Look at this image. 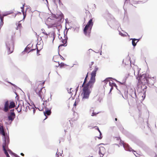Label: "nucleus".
Masks as SVG:
<instances>
[{"mask_svg":"<svg viewBox=\"0 0 157 157\" xmlns=\"http://www.w3.org/2000/svg\"><path fill=\"white\" fill-rule=\"evenodd\" d=\"M104 82H105V81H105V80H104Z\"/></svg>","mask_w":157,"mask_h":157,"instance_id":"obj_51","label":"nucleus"},{"mask_svg":"<svg viewBox=\"0 0 157 157\" xmlns=\"http://www.w3.org/2000/svg\"><path fill=\"white\" fill-rule=\"evenodd\" d=\"M24 5H23V6L21 7V11L23 13V16H24V17H23L24 19H25L26 17V13H27V10H30V9L29 8H27V9L26 10L25 12H24Z\"/></svg>","mask_w":157,"mask_h":157,"instance_id":"obj_17","label":"nucleus"},{"mask_svg":"<svg viewBox=\"0 0 157 157\" xmlns=\"http://www.w3.org/2000/svg\"><path fill=\"white\" fill-rule=\"evenodd\" d=\"M42 34H43V35L41 36V37L43 38V39L46 40L48 38V36H50L52 38V42L53 43V41L55 37V36L54 34H48L46 32H42Z\"/></svg>","mask_w":157,"mask_h":157,"instance_id":"obj_7","label":"nucleus"},{"mask_svg":"<svg viewBox=\"0 0 157 157\" xmlns=\"http://www.w3.org/2000/svg\"><path fill=\"white\" fill-rule=\"evenodd\" d=\"M60 41L62 42L63 44L60 45L58 47L59 48L61 47L62 46H67L66 43L67 42V39L65 38L64 37V39H63L62 37H61V38L59 39Z\"/></svg>","mask_w":157,"mask_h":157,"instance_id":"obj_14","label":"nucleus"},{"mask_svg":"<svg viewBox=\"0 0 157 157\" xmlns=\"http://www.w3.org/2000/svg\"><path fill=\"white\" fill-rule=\"evenodd\" d=\"M96 127V128H97V129L98 130V129H99V128H98V127Z\"/></svg>","mask_w":157,"mask_h":157,"instance_id":"obj_39","label":"nucleus"},{"mask_svg":"<svg viewBox=\"0 0 157 157\" xmlns=\"http://www.w3.org/2000/svg\"><path fill=\"white\" fill-rule=\"evenodd\" d=\"M93 25V19H91L87 22L83 29V32L85 35L90 36Z\"/></svg>","mask_w":157,"mask_h":157,"instance_id":"obj_3","label":"nucleus"},{"mask_svg":"<svg viewBox=\"0 0 157 157\" xmlns=\"http://www.w3.org/2000/svg\"><path fill=\"white\" fill-rule=\"evenodd\" d=\"M44 83V82L42 84H40L38 85H36L35 86L34 90L36 94L38 93L41 90H43L44 87H43L42 86H43Z\"/></svg>","mask_w":157,"mask_h":157,"instance_id":"obj_10","label":"nucleus"},{"mask_svg":"<svg viewBox=\"0 0 157 157\" xmlns=\"http://www.w3.org/2000/svg\"><path fill=\"white\" fill-rule=\"evenodd\" d=\"M117 118H115V120L117 121Z\"/></svg>","mask_w":157,"mask_h":157,"instance_id":"obj_44","label":"nucleus"},{"mask_svg":"<svg viewBox=\"0 0 157 157\" xmlns=\"http://www.w3.org/2000/svg\"><path fill=\"white\" fill-rule=\"evenodd\" d=\"M15 117V114L14 112V109L10 110V113L8 116V119L9 121H13Z\"/></svg>","mask_w":157,"mask_h":157,"instance_id":"obj_12","label":"nucleus"},{"mask_svg":"<svg viewBox=\"0 0 157 157\" xmlns=\"http://www.w3.org/2000/svg\"><path fill=\"white\" fill-rule=\"evenodd\" d=\"M113 88V87H111V88L110 90V91H111V90H112Z\"/></svg>","mask_w":157,"mask_h":157,"instance_id":"obj_45","label":"nucleus"},{"mask_svg":"<svg viewBox=\"0 0 157 157\" xmlns=\"http://www.w3.org/2000/svg\"><path fill=\"white\" fill-rule=\"evenodd\" d=\"M98 68L95 67L94 70L91 72V78L89 82L85 84L87 81V78L88 77V72L87 73L85 78L84 82L82 84L83 87L82 95V100L87 99L89 98L90 91V88H91L93 86V85L95 81V77L96 75V72L98 70Z\"/></svg>","mask_w":157,"mask_h":157,"instance_id":"obj_1","label":"nucleus"},{"mask_svg":"<svg viewBox=\"0 0 157 157\" xmlns=\"http://www.w3.org/2000/svg\"><path fill=\"white\" fill-rule=\"evenodd\" d=\"M99 152L101 156L102 157L106 153V150L105 147L103 146L99 145Z\"/></svg>","mask_w":157,"mask_h":157,"instance_id":"obj_9","label":"nucleus"},{"mask_svg":"<svg viewBox=\"0 0 157 157\" xmlns=\"http://www.w3.org/2000/svg\"><path fill=\"white\" fill-rule=\"evenodd\" d=\"M98 131L100 133V135H99V137H97L98 138V139H101L102 138V136H101V135H102L99 129H98Z\"/></svg>","mask_w":157,"mask_h":157,"instance_id":"obj_25","label":"nucleus"},{"mask_svg":"<svg viewBox=\"0 0 157 157\" xmlns=\"http://www.w3.org/2000/svg\"><path fill=\"white\" fill-rule=\"evenodd\" d=\"M16 157H19V156H17V155H16Z\"/></svg>","mask_w":157,"mask_h":157,"instance_id":"obj_46","label":"nucleus"},{"mask_svg":"<svg viewBox=\"0 0 157 157\" xmlns=\"http://www.w3.org/2000/svg\"><path fill=\"white\" fill-rule=\"evenodd\" d=\"M57 58V57L56 56H54L53 57V60H54V61L55 62H59V61H58L56 60V59Z\"/></svg>","mask_w":157,"mask_h":157,"instance_id":"obj_28","label":"nucleus"},{"mask_svg":"<svg viewBox=\"0 0 157 157\" xmlns=\"http://www.w3.org/2000/svg\"><path fill=\"white\" fill-rule=\"evenodd\" d=\"M39 51L38 50V49L37 48V54H38V52Z\"/></svg>","mask_w":157,"mask_h":157,"instance_id":"obj_38","label":"nucleus"},{"mask_svg":"<svg viewBox=\"0 0 157 157\" xmlns=\"http://www.w3.org/2000/svg\"><path fill=\"white\" fill-rule=\"evenodd\" d=\"M41 30H42V32H46L45 31V30H44V29H42Z\"/></svg>","mask_w":157,"mask_h":157,"instance_id":"obj_36","label":"nucleus"},{"mask_svg":"<svg viewBox=\"0 0 157 157\" xmlns=\"http://www.w3.org/2000/svg\"><path fill=\"white\" fill-rule=\"evenodd\" d=\"M21 155L23 156H24V154L22 153H21Z\"/></svg>","mask_w":157,"mask_h":157,"instance_id":"obj_37","label":"nucleus"},{"mask_svg":"<svg viewBox=\"0 0 157 157\" xmlns=\"http://www.w3.org/2000/svg\"><path fill=\"white\" fill-rule=\"evenodd\" d=\"M16 109L18 112H20L21 111V108L19 107V105H18L17 107L16 108Z\"/></svg>","mask_w":157,"mask_h":157,"instance_id":"obj_26","label":"nucleus"},{"mask_svg":"<svg viewBox=\"0 0 157 157\" xmlns=\"http://www.w3.org/2000/svg\"><path fill=\"white\" fill-rule=\"evenodd\" d=\"M2 147L4 151V153L6 155L7 157H10L6 151V149L8 148V145L6 144V140H4V142L3 144Z\"/></svg>","mask_w":157,"mask_h":157,"instance_id":"obj_13","label":"nucleus"},{"mask_svg":"<svg viewBox=\"0 0 157 157\" xmlns=\"http://www.w3.org/2000/svg\"><path fill=\"white\" fill-rule=\"evenodd\" d=\"M138 109H139V110H140V108H139V106H138Z\"/></svg>","mask_w":157,"mask_h":157,"instance_id":"obj_43","label":"nucleus"},{"mask_svg":"<svg viewBox=\"0 0 157 157\" xmlns=\"http://www.w3.org/2000/svg\"><path fill=\"white\" fill-rule=\"evenodd\" d=\"M79 101V100L78 99H76L75 100V101L74 104V105L75 107L78 104V102Z\"/></svg>","mask_w":157,"mask_h":157,"instance_id":"obj_24","label":"nucleus"},{"mask_svg":"<svg viewBox=\"0 0 157 157\" xmlns=\"http://www.w3.org/2000/svg\"><path fill=\"white\" fill-rule=\"evenodd\" d=\"M59 155H60V153H59Z\"/></svg>","mask_w":157,"mask_h":157,"instance_id":"obj_48","label":"nucleus"},{"mask_svg":"<svg viewBox=\"0 0 157 157\" xmlns=\"http://www.w3.org/2000/svg\"><path fill=\"white\" fill-rule=\"evenodd\" d=\"M0 27H1L3 25L4 22H3V20L4 19H3V17H0Z\"/></svg>","mask_w":157,"mask_h":157,"instance_id":"obj_21","label":"nucleus"},{"mask_svg":"<svg viewBox=\"0 0 157 157\" xmlns=\"http://www.w3.org/2000/svg\"><path fill=\"white\" fill-rule=\"evenodd\" d=\"M64 65H65V64L64 63H59V62H58V67L59 66L60 68H62V67H63Z\"/></svg>","mask_w":157,"mask_h":157,"instance_id":"obj_23","label":"nucleus"},{"mask_svg":"<svg viewBox=\"0 0 157 157\" xmlns=\"http://www.w3.org/2000/svg\"><path fill=\"white\" fill-rule=\"evenodd\" d=\"M96 127V128H97V129L98 130V129H99V128H98V127Z\"/></svg>","mask_w":157,"mask_h":157,"instance_id":"obj_40","label":"nucleus"},{"mask_svg":"<svg viewBox=\"0 0 157 157\" xmlns=\"http://www.w3.org/2000/svg\"><path fill=\"white\" fill-rule=\"evenodd\" d=\"M6 45L7 47V52L8 54L12 53L14 50V44L13 42L10 43L9 42L6 43Z\"/></svg>","mask_w":157,"mask_h":157,"instance_id":"obj_8","label":"nucleus"},{"mask_svg":"<svg viewBox=\"0 0 157 157\" xmlns=\"http://www.w3.org/2000/svg\"><path fill=\"white\" fill-rule=\"evenodd\" d=\"M59 13L57 14L56 15L52 14L51 16L48 18L46 21H50L52 20H56L58 19L61 20L63 18V15L61 12H60Z\"/></svg>","mask_w":157,"mask_h":157,"instance_id":"obj_5","label":"nucleus"},{"mask_svg":"<svg viewBox=\"0 0 157 157\" xmlns=\"http://www.w3.org/2000/svg\"><path fill=\"white\" fill-rule=\"evenodd\" d=\"M6 13L7 14V15H9V14L13 13L12 11H7V12H6Z\"/></svg>","mask_w":157,"mask_h":157,"instance_id":"obj_29","label":"nucleus"},{"mask_svg":"<svg viewBox=\"0 0 157 157\" xmlns=\"http://www.w3.org/2000/svg\"><path fill=\"white\" fill-rule=\"evenodd\" d=\"M0 133L4 136H5V133L4 130L2 126H0Z\"/></svg>","mask_w":157,"mask_h":157,"instance_id":"obj_20","label":"nucleus"},{"mask_svg":"<svg viewBox=\"0 0 157 157\" xmlns=\"http://www.w3.org/2000/svg\"><path fill=\"white\" fill-rule=\"evenodd\" d=\"M56 154H57V155H58V156H59V152H57V153H56Z\"/></svg>","mask_w":157,"mask_h":157,"instance_id":"obj_41","label":"nucleus"},{"mask_svg":"<svg viewBox=\"0 0 157 157\" xmlns=\"http://www.w3.org/2000/svg\"><path fill=\"white\" fill-rule=\"evenodd\" d=\"M72 90V88H71L70 89V93H72V94H73V90Z\"/></svg>","mask_w":157,"mask_h":157,"instance_id":"obj_34","label":"nucleus"},{"mask_svg":"<svg viewBox=\"0 0 157 157\" xmlns=\"http://www.w3.org/2000/svg\"><path fill=\"white\" fill-rule=\"evenodd\" d=\"M52 109V107H49L48 109H45V111L44 112V115L46 116L47 115H50L51 113V110Z\"/></svg>","mask_w":157,"mask_h":157,"instance_id":"obj_16","label":"nucleus"},{"mask_svg":"<svg viewBox=\"0 0 157 157\" xmlns=\"http://www.w3.org/2000/svg\"><path fill=\"white\" fill-rule=\"evenodd\" d=\"M43 101H44L43 105L45 106L44 107L45 109H48L49 108V107H51V106L50 105V103L49 102L48 99L47 100H46L45 99H44Z\"/></svg>","mask_w":157,"mask_h":157,"instance_id":"obj_15","label":"nucleus"},{"mask_svg":"<svg viewBox=\"0 0 157 157\" xmlns=\"http://www.w3.org/2000/svg\"><path fill=\"white\" fill-rule=\"evenodd\" d=\"M35 110L34 109H33V113H35Z\"/></svg>","mask_w":157,"mask_h":157,"instance_id":"obj_42","label":"nucleus"},{"mask_svg":"<svg viewBox=\"0 0 157 157\" xmlns=\"http://www.w3.org/2000/svg\"><path fill=\"white\" fill-rule=\"evenodd\" d=\"M137 79L138 80V85L140 86L143 90L147 89V85L152 86L156 82L155 77H149L148 75L146 74L140 75L137 78Z\"/></svg>","mask_w":157,"mask_h":157,"instance_id":"obj_2","label":"nucleus"},{"mask_svg":"<svg viewBox=\"0 0 157 157\" xmlns=\"http://www.w3.org/2000/svg\"><path fill=\"white\" fill-rule=\"evenodd\" d=\"M114 138L115 140L117 141V143L120 145H121L122 144H123V142L122 141L119 137H115Z\"/></svg>","mask_w":157,"mask_h":157,"instance_id":"obj_18","label":"nucleus"},{"mask_svg":"<svg viewBox=\"0 0 157 157\" xmlns=\"http://www.w3.org/2000/svg\"><path fill=\"white\" fill-rule=\"evenodd\" d=\"M20 25V24L18 25V26H19V25Z\"/></svg>","mask_w":157,"mask_h":157,"instance_id":"obj_50","label":"nucleus"},{"mask_svg":"<svg viewBox=\"0 0 157 157\" xmlns=\"http://www.w3.org/2000/svg\"><path fill=\"white\" fill-rule=\"evenodd\" d=\"M43 1H44V0H43Z\"/></svg>","mask_w":157,"mask_h":157,"instance_id":"obj_52","label":"nucleus"},{"mask_svg":"<svg viewBox=\"0 0 157 157\" xmlns=\"http://www.w3.org/2000/svg\"><path fill=\"white\" fill-rule=\"evenodd\" d=\"M46 1L48 2V1L47 0H46Z\"/></svg>","mask_w":157,"mask_h":157,"instance_id":"obj_49","label":"nucleus"},{"mask_svg":"<svg viewBox=\"0 0 157 157\" xmlns=\"http://www.w3.org/2000/svg\"><path fill=\"white\" fill-rule=\"evenodd\" d=\"M98 113H95V112H94V111L93 112V113H92V116H96L97 114H98Z\"/></svg>","mask_w":157,"mask_h":157,"instance_id":"obj_30","label":"nucleus"},{"mask_svg":"<svg viewBox=\"0 0 157 157\" xmlns=\"http://www.w3.org/2000/svg\"><path fill=\"white\" fill-rule=\"evenodd\" d=\"M140 96H141L142 97V99L143 100L144 99L145 97L146 96V94L145 92H144V93H141L140 94Z\"/></svg>","mask_w":157,"mask_h":157,"instance_id":"obj_22","label":"nucleus"},{"mask_svg":"<svg viewBox=\"0 0 157 157\" xmlns=\"http://www.w3.org/2000/svg\"><path fill=\"white\" fill-rule=\"evenodd\" d=\"M27 81H28V82L29 83H30L31 84H32V82H31L30 80H28Z\"/></svg>","mask_w":157,"mask_h":157,"instance_id":"obj_35","label":"nucleus"},{"mask_svg":"<svg viewBox=\"0 0 157 157\" xmlns=\"http://www.w3.org/2000/svg\"><path fill=\"white\" fill-rule=\"evenodd\" d=\"M94 62H91V64L90 65V68H91V66L94 64Z\"/></svg>","mask_w":157,"mask_h":157,"instance_id":"obj_33","label":"nucleus"},{"mask_svg":"<svg viewBox=\"0 0 157 157\" xmlns=\"http://www.w3.org/2000/svg\"><path fill=\"white\" fill-rule=\"evenodd\" d=\"M130 91L132 92L131 93L133 94L135 93V89L134 88H131L130 90Z\"/></svg>","mask_w":157,"mask_h":157,"instance_id":"obj_27","label":"nucleus"},{"mask_svg":"<svg viewBox=\"0 0 157 157\" xmlns=\"http://www.w3.org/2000/svg\"><path fill=\"white\" fill-rule=\"evenodd\" d=\"M132 44L133 46H135L137 42L139 41V40L136 39H132Z\"/></svg>","mask_w":157,"mask_h":157,"instance_id":"obj_19","label":"nucleus"},{"mask_svg":"<svg viewBox=\"0 0 157 157\" xmlns=\"http://www.w3.org/2000/svg\"><path fill=\"white\" fill-rule=\"evenodd\" d=\"M132 151H134V150H132Z\"/></svg>","mask_w":157,"mask_h":157,"instance_id":"obj_47","label":"nucleus"},{"mask_svg":"<svg viewBox=\"0 0 157 157\" xmlns=\"http://www.w3.org/2000/svg\"><path fill=\"white\" fill-rule=\"evenodd\" d=\"M60 56V58L61 59H62L63 60H64V58L61 55H59Z\"/></svg>","mask_w":157,"mask_h":157,"instance_id":"obj_31","label":"nucleus"},{"mask_svg":"<svg viewBox=\"0 0 157 157\" xmlns=\"http://www.w3.org/2000/svg\"><path fill=\"white\" fill-rule=\"evenodd\" d=\"M45 93L46 90H41L37 94L40 97V99H41L42 100H43L44 99H45Z\"/></svg>","mask_w":157,"mask_h":157,"instance_id":"obj_11","label":"nucleus"},{"mask_svg":"<svg viewBox=\"0 0 157 157\" xmlns=\"http://www.w3.org/2000/svg\"><path fill=\"white\" fill-rule=\"evenodd\" d=\"M15 106V103L13 101L7 100L5 103L3 110L4 112H6L9 109L13 108Z\"/></svg>","mask_w":157,"mask_h":157,"instance_id":"obj_4","label":"nucleus"},{"mask_svg":"<svg viewBox=\"0 0 157 157\" xmlns=\"http://www.w3.org/2000/svg\"><path fill=\"white\" fill-rule=\"evenodd\" d=\"M61 20H52L50 21H46V22L47 24L50 27H57L58 26H61L60 25V22Z\"/></svg>","mask_w":157,"mask_h":157,"instance_id":"obj_6","label":"nucleus"},{"mask_svg":"<svg viewBox=\"0 0 157 157\" xmlns=\"http://www.w3.org/2000/svg\"><path fill=\"white\" fill-rule=\"evenodd\" d=\"M66 0H59V3H61L62 2L65 1Z\"/></svg>","mask_w":157,"mask_h":157,"instance_id":"obj_32","label":"nucleus"}]
</instances>
